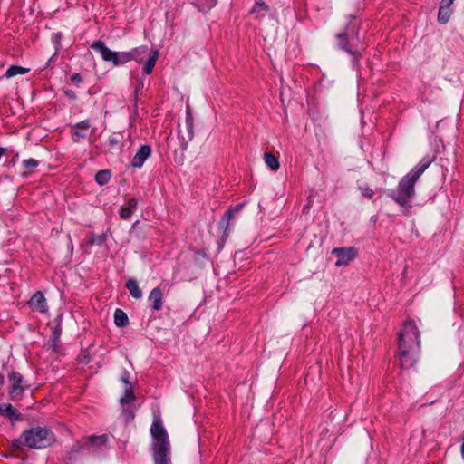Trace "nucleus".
I'll use <instances>...</instances> for the list:
<instances>
[{
	"label": "nucleus",
	"instance_id": "f257e3e1",
	"mask_svg": "<svg viewBox=\"0 0 464 464\" xmlns=\"http://www.w3.org/2000/svg\"><path fill=\"white\" fill-rule=\"evenodd\" d=\"M419 330L412 321H407L398 337V356L401 368H411L417 361L420 349Z\"/></svg>",
	"mask_w": 464,
	"mask_h": 464
},
{
	"label": "nucleus",
	"instance_id": "f03ea898",
	"mask_svg": "<svg viewBox=\"0 0 464 464\" xmlns=\"http://www.w3.org/2000/svg\"><path fill=\"white\" fill-rule=\"evenodd\" d=\"M429 164V162H420L400 180L397 188L391 193V198L401 207L411 208L410 203L415 194L414 185Z\"/></svg>",
	"mask_w": 464,
	"mask_h": 464
},
{
	"label": "nucleus",
	"instance_id": "7ed1b4c3",
	"mask_svg": "<svg viewBox=\"0 0 464 464\" xmlns=\"http://www.w3.org/2000/svg\"><path fill=\"white\" fill-rule=\"evenodd\" d=\"M154 464H171V449L169 436L161 421L155 420L150 428Z\"/></svg>",
	"mask_w": 464,
	"mask_h": 464
},
{
	"label": "nucleus",
	"instance_id": "20e7f679",
	"mask_svg": "<svg viewBox=\"0 0 464 464\" xmlns=\"http://www.w3.org/2000/svg\"><path fill=\"white\" fill-rule=\"evenodd\" d=\"M55 440L53 433L46 428L31 429V449H44L51 446Z\"/></svg>",
	"mask_w": 464,
	"mask_h": 464
},
{
	"label": "nucleus",
	"instance_id": "39448f33",
	"mask_svg": "<svg viewBox=\"0 0 464 464\" xmlns=\"http://www.w3.org/2000/svg\"><path fill=\"white\" fill-rule=\"evenodd\" d=\"M92 48L98 52L102 58L106 62H111L114 66L124 64V59L127 57L119 52L109 49L103 42L97 41L92 44Z\"/></svg>",
	"mask_w": 464,
	"mask_h": 464
},
{
	"label": "nucleus",
	"instance_id": "423d86ee",
	"mask_svg": "<svg viewBox=\"0 0 464 464\" xmlns=\"http://www.w3.org/2000/svg\"><path fill=\"white\" fill-rule=\"evenodd\" d=\"M332 254L337 258L335 266H342L353 261L357 256V251L354 247H337L332 250Z\"/></svg>",
	"mask_w": 464,
	"mask_h": 464
},
{
	"label": "nucleus",
	"instance_id": "0eeeda50",
	"mask_svg": "<svg viewBox=\"0 0 464 464\" xmlns=\"http://www.w3.org/2000/svg\"><path fill=\"white\" fill-rule=\"evenodd\" d=\"M454 0H441L439 12H438V22L441 24H447L453 13L452 5Z\"/></svg>",
	"mask_w": 464,
	"mask_h": 464
},
{
	"label": "nucleus",
	"instance_id": "6e6552de",
	"mask_svg": "<svg viewBox=\"0 0 464 464\" xmlns=\"http://www.w3.org/2000/svg\"><path fill=\"white\" fill-rule=\"evenodd\" d=\"M31 311H37L43 314L48 312L47 302L42 292H36L31 296Z\"/></svg>",
	"mask_w": 464,
	"mask_h": 464
},
{
	"label": "nucleus",
	"instance_id": "1a4fd4ad",
	"mask_svg": "<svg viewBox=\"0 0 464 464\" xmlns=\"http://www.w3.org/2000/svg\"><path fill=\"white\" fill-rule=\"evenodd\" d=\"M151 149L149 145H142L131 160V165L134 168H141L145 160L150 156Z\"/></svg>",
	"mask_w": 464,
	"mask_h": 464
},
{
	"label": "nucleus",
	"instance_id": "9d476101",
	"mask_svg": "<svg viewBox=\"0 0 464 464\" xmlns=\"http://www.w3.org/2000/svg\"><path fill=\"white\" fill-rule=\"evenodd\" d=\"M163 293L160 287H155L149 295L148 301L151 304L154 311H160L162 308Z\"/></svg>",
	"mask_w": 464,
	"mask_h": 464
},
{
	"label": "nucleus",
	"instance_id": "9b49d317",
	"mask_svg": "<svg viewBox=\"0 0 464 464\" xmlns=\"http://www.w3.org/2000/svg\"><path fill=\"white\" fill-rule=\"evenodd\" d=\"M148 47L145 45L132 49L130 52H122L123 55L127 57L124 59V63L135 60L139 63L142 61L143 56L147 53Z\"/></svg>",
	"mask_w": 464,
	"mask_h": 464
},
{
	"label": "nucleus",
	"instance_id": "f8f14e48",
	"mask_svg": "<svg viewBox=\"0 0 464 464\" xmlns=\"http://www.w3.org/2000/svg\"><path fill=\"white\" fill-rule=\"evenodd\" d=\"M12 388L10 391L11 396L13 398L19 396L23 392V387L21 386L22 377L17 372H13L10 376Z\"/></svg>",
	"mask_w": 464,
	"mask_h": 464
},
{
	"label": "nucleus",
	"instance_id": "ddd939ff",
	"mask_svg": "<svg viewBox=\"0 0 464 464\" xmlns=\"http://www.w3.org/2000/svg\"><path fill=\"white\" fill-rule=\"evenodd\" d=\"M138 201L135 198H130L125 205L121 206L120 209V216L123 219H128L131 217L132 213L136 210Z\"/></svg>",
	"mask_w": 464,
	"mask_h": 464
},
{
	"label": "nucleus",
	"instance_id": "4468645a",
	"mask_svg": "<svg viewBox=\"0 0 464 464\" xmlns=\"http://www.w3.org/2000/svg\"><path fill=\"white\" fill-rule=\"evenodd\" d=\"M29 442V430H24L21 437L13 442V451L14 454H19L24 447L28 446Z\"/></svg>",
	"mask_w": 464,
	"mask_h": 464
},
{
	"label": "nucleus",
	"instance_id": "2eb2a0df",
	"mask_svg": "<svg viewBox=\"0 0 464 464\" xmlns=\"http://www.w3.org/2000/svg\"><path fill=\"white\" fill-rule=\"evenodd\" d=\"M269 11V6L262 0H256L255 5L250 10V14H257L256 18L263 17Z\"/></svg>",
	"mask_w": 464,
	"mask_h": 464
},
{
	"label": "nucleus",
	"instance_id": "dca6fc26",
	"mask_svg": "<svg viewBox=\"0 0 464 464\" xmlns=\"http://www.w3.org/2000/svg\"><path fill=\"white\" fill-rule=\"evenodd\" d=\"M107 440H108L107 435H101V436L92 435L86 439L85 446L87 448H90L92 446L101 447L102 445H105V443L107 442Z\"/></svg>",
	"mask_w": 464,
	"mask_h": 464
},
{
	"label": "nucleus",
	"instance_id": "f3484780",
	"mask_svg": "<svg viewBox=\"0 0 464 464\" xmlns=\"http://www.w3.org/2000/svg\"><path fill=\"white\" fill-rule=\"evenodd\" d=\"M159 55L160 54L157 50H154L150 53L148 60L146 61L144 67H143L144 73L150 74L152 72L155 63L159 58Z\"/></svg>",
	"mask_w": 464,
	"mask_h": 464
},
{
	"label": "nucleus",
	"instance_id": "a211bd4d",
	"mask_svg": "<svg viewBox=\"0 0 464 464\" xmlns=\"http://www.w3.org/2000/svg\"><path fill=\"white\" fill-rule=\"evenodd\" d=\"M0 414L14 420L18 418L15 409L9 403H0Z\"/></svg>",
	"mask_w": 464,
	"mask_h": 464
},
{
	"label": "nucleus",
	"instance_id": "6ab92c4d",
	"mask_svg": "<svg viewBox=\"0 0 464 464\" xmlns=\"http://www.w3.org/2000/svg\"><path fill=\"white\" fill-rule=\"evenodd\" d=\"M126 287L133 298L140 299L142 297V291L140 289L136 280L129 279L126 283Z\"/></svg>",
	"mask_w": 464,
	"mask_h": 464
},
{
	"label": "nucleus",
	"instance_id": "aec40b11",
	"mask_svg": "<svg viewBox=\"0 0 464 464\" xmlns=\"http://www.w3.org/2000/svg\"><path fill=\"white\" fill-rule=\"evenodd\" d=\"M264 160L267 167H269L273 170H277L279 169V161L277 158H276L272 153L266 152L264 154Z\"/></svg>",
	"mask_w": 464,
	"mask_h": 464
},
{
	"label": "nucleus",
	"instance_id": "412c9836",
	"mask_svg": "<svg viewBox=\"0 0 464 464\" xmlns=\"http://www.w3.org/2000/svg\"><path fill=\"white\" fill-rule=\"evenodd\" d=\"M242 208V205H237L234 208L232 209H229L227 210L223 218H222V222L223 221H226L227 222V225H226V229H225V233L227 232V230L228 229V227H229V221L233 218L235 213H238Z\"/></svg>",
	"mask_w": 464,
	"mask_h": 464
},
{
	"label": "nucleus",
	"instance_id": "4be33fe9",
	"mask_svg": "<svg viewBox=\"0 0 464 464\" xmlns=\"http://www.w3.org/2000/svg\"><path fill=\"white\" fill-rule=\"evenodd\" d=\"M114 322L117 326H125L128 323V317L123 311L117 309L114 313Z\"/></svg>",
	"mask_w": 464,
	"mask_h": 464
},
{
	"label": "nucleus",
	"instance_id": "5701e85b",
	"mask_svg": "<svg viewBox=\"0 0 464 464\" xmlns=\"http://www.w3.org/2000/svg\"><path fill=\"white\" fill-rule=\"evenodd\" d=\"M27 72H28L27 68H24V67L17 66V65H13L7 69V71L5 72V76L7 78H11V77H14L18 74H24Z\"/></svg>",
	"mask_w": 464,
	"mask_h": 464
},
{
	"label": "nucleus",
	"instance_id": "b1692460",
	"mask_svg": "<svg viewBox=\"0 0 464 464\" xmlns=\"http://www.w3.org/2000/svg\"><path fill=\"white\" fill-rule=\"evenodd\" d=\"M134 399H135V396H134V392L132 391V387H125V393L121 398V403L127 404V403H130L132 401H134Z\"/></svg>",
	"mask_w": 464,
	"mask_h": 464
},
{
	"label": "nucleus",
	"instance_id": "393cba45",
	"mask_svg": "<svg viewBox=\"0 0 464 464\" xmlns=\"http://www.w3.org/2000/svg\"><path fill=\"white\" fill-rule=\"evenodd\" d=\"M110 172L108 170L98 171L95 179L100 185L106 184L110 179Z\"/></svg>",
	"mask_w": 464,
	"mask_h": 464
},
{
	"label": "nucleus",
	"instance_id": "a878e982",
	"mask_svg": "<svg viewBox=\"0 0 464 464\" xmlns=\"http://www.w3.org/2000/svg\"><path fill=\"white\" fill-rule=\"evenodd\" d=\"M358 188L361 191L362 196L365 198L370 199L374 195L373 190L366 184L359 185Z\"/></svg>",
	"mask_w": 464,
	"mask_h": 464
},
{
	"label": "nucleus",
	"instance_id": "bb28decb",
	"mask_svg": "<svg viewBox=\"0 0 464 464\" xmlns=\"http://www.w3.org/2000/svg\"><path fill=\"white\" fill-rule=\"evenodd\" d=\"M186 122L188 130V139L189 140H191L193 138V121L191 115H188Z\"/></svg>",
	"mask_w": 464,
	"mask_h": 464
},
{
	"label": "nucleus",
	"instance_id": "cd10ccee",
	"mask_svg": "<svg viewBox=\"0 0 464 464\" xmlns=\"http://www.w3.org/2000/svg\"><path fill=\"white\" fill-rule=\"evenodd\" d=\"M105 241V236H92L90 239H89V244L91 245H93V244H102L103 242Z\"/></svg>",
	"mask_w": 464,
	"mask_h": 464
},
{
	"label": "nucleus",
	"instance_id": "c85d7f7f",
	"mask_svg": "<svg viewBox=\"0 0 464 464\" xmlns=\"http://www.w3.org/2000/svg\"><path fill=\"white\" fill-rule=\"evenodd\" d=\"M337 37L341 41L340 44H339L340 48H342V49H343V50H345V51L350 53V50L347 48V46H346V44L344 43V41L346 39V34H339L337 35Z\"/></svg>",
	"mask_w": 464,
	"mask_h": 464
},
{
	"label": "nucleus",
	"instance_id": "c756f323",
	"mask_svg": "<svg viewBox=\"0 0 464 464\" xmlns=\"http://www.w3.org/2000/svg\"><path fill=\"white\" fill-rule=\"evenodd\" d=\"M61 326L59 324H57L53 329V341L55 342L58 340L60 334H61Z\"/></svg>",
	"mask_w": 464,
	"mask_h": 464
},
{
	"label": "nucleus",
	"instance_id": "7c9ffc66",
	"mask_svg": "<svg viewBox=\"0 0 464 464\" xmlns=\"http://www.w3.org/2000/svg\"><path fill=\"white\" fill-rule=\"evenodd\" d=\"M129 378H130V374H129L128 372H124L121 374V380L125 384V387H131V384H130V382L129 381Z\"/></svg>",
	"mask_w": 464,
	"mask_h": 464
},
{
	"label": "nucleus",
	"instance_id": "2f4dec72",
	"mask_svg": "<svg viewBox=\"0 0 464 464\" xmlns=\"http://www.w3.org/2000/svg\"><path fill=\"white\" fill-rule=\"evenodd\" d=\"M71 81L73 82V83H80L82 82V77L79 73H73L72 76H71Z\"/></svg>",
	"mask_w": 464,
	"mask_h": 464
},
{
	"label": "nucleus",
	"instance_id": "473e14b6",
	"mask_svg": "<svg viewBox=\"0 0 464 464\" xmlns=\"http://www.w3.org/2000/svg\"><path fill=\"white\" fill-rule=\"evenodd\" d=\"M78 127H79V128H81V129H82V130H86V129H88V128H89V124H88V122H86V121H82V122H80V123L78 124Z\"/></svg>",
	"mask_w": 464,
	"mask_h": 464
},
{
	"label": "nucleus",
	"instance_id": "72a5a7b5",
	"mask_svg": "<svg viewBox=\"0 0 464 464\" xmlns=\"http://www.w3.org/2000/svg\"><path fill=\"white\" fill-rule=\"evenodd\" d=\"M37 165H38L37 161L33 160V159H31V168L36 167Z\"/></svg>",
	"mask_w": 464,
	"mask_h": 464
},
{
	"label": "nucleus",
	"instance_id": "f704fd0d",
	"mask_svg": "<svg viewBox=\"0 0 464 464\" xmlns=\"http://www.w3.org/2000/svg\"><path fill=\"white\" fill-rule=\"evenodd\" d=\"M5 149L0 148V158L5 154Z\"/></svg>",
	"mask_w": 464,
	"mask_h": 464
},
{
	"label": "nucleus",
	"instance_id": "c9c22d12",
	"mask_svg": "<svg viewBox=\"0 0 464 464\" xmlns=\"http://www.w3.org/2000/svg\"><path fill=\"white\" fill-rule=\"evenodd\" d=\"M24 164L25 166H29V161H28V160H24Z\"/></svg>",
	"mask_w": 464,
	"mask_h": 464
}]
</instances>
